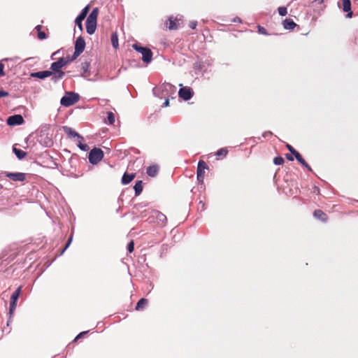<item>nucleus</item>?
<instances>
[{
	"label": "nucleus",
	"mask_w": 358,
	"mask_h": 358,
	"mask_svg": "<svg viewBox=\"0 0 358 358\" xmlns=\"http://www.w3.org/2000/svg\"><path fill=\"white\" fill-rule=\"evenodd\" d=\"M80 99V95L73 92H67L65 93L60 100V104L65 107H69Z\"/></svg>",
	"instance_id": "nucleus-1"
},
{
	"label": "nucleus",
	"mask_w": 358,
	"mask_h": 358,
	"mask_svg": "<svg viewBox=\"0 0 358 358\" xmlns=\"http://www.w3.org/2000/svg\"><path fill=\"white\" fill-rule=\"evenodd\" d=\"M132 48L138 52L142 55V60L146 64L151 62L152 59V52L151 50L146 47H143L138 43H134Z\"/></svg>",
	"instance_id": "nucleus-2"
},
{
	"label": "nucleus",
	"mask_w": 358,
	"mask_h": 358,
	"mask_svg": "<svg viewBox=\"0 0 358 358\" xmlns=\"http://www.w3.org/2000/svg\"><path fill=\"white\" fill-rule=\"evenodd\" d=\"M103 156L104 154L101 149L94 148L89 152V162L93 165L97 164L103 158Z\"/></svg>",
	"instance_id": "nucleus-3"
},
{
	"label": "nucleus",
	"mask_w": 358,
	"mask_h": 358,
	"mask_svg": "<svg viewBox=\"0 0 358 358\" xmlns=\"http://www.w3.org/2000/svg\"><path fill=\"white\" fill-rule=\"evenodd\" d=\"M22 292V286L18 287L12 294L10 300L9 313L13 314L17 307V302Z\"/></svg>",
	"instance_id": "nucleus-4"
},
{
	"label": "nucleus",
	"mask_w": 358,
	"mask_h": 358,
	"mask_svg": "<svg viewBox=\"0 0 358 358\" xmlns=\"http://www.w3.org/2000/svg\"><path fill=\"white\" fill-rule=\"evenodd\" d=\"M180 88L178 91L179 97L184 101L190 100L194 95L193 90L189 87H183L182 84H180Z\"/></svg>",
	"instance_id": "nucleus-5"
},
{
	"label": "nucleus",
	"mask_w": 358,
	"mask_h": 358,
	"mask_svg": "<svg viewBox=\"0 0 358 358\" xmlns=\"http://www.w3.org/2000/svg\"><path fill=\"white\" fill-rule=\"evenodd\" d=\"M208 168V165L206 164V163L205 162L200 160L198 162L196 177H197V180L201 184H202L203 182L205 169H207Z\"/></svg>",
	"instance_id": "nucleus-6"
},
{
	"label": "nucleus",
	"mask_w": 358,
	"mask_h": 358,
	"mask_svg": "<svg viewBox=\"0 0 358 358\" xmlns=\"http://www.w3.org/2000/svg\"><path fill=\"white\" fill-rule=\"evenodd\" d=\"M89 11V6H86L77 16L75 20V23L78 26V29L82 31L83 30V21L86 17Z\"/></svg>",
	"instance_id": "nucleus-7"
},
{
	"label": "nucleus",
	"mask_w": 358,
	"mask_h": 358,
	"mask_svg": "<svg viewBox=\"0 0 358 358\" xmlns=\"http://www.w3.org/2000/svg\"><path fill=\"white\" fill-rule=\"evenodd\" d=\"M24 122V118L21 115L9 116L6 120L7 124L10 126L21 125Z\"/></svg>",
	"instance_id": "nucleus-8"
},
{
	"label": "nucleus",
	"mask_w": 358,
	"mask_h": 358,
	"mask_svg": "<svg viewBox=\"0 0 358 358\" xmlns=\"http://www.w3.org/2000/svg\"><path fill=\"white\" fill-rule=\"evenodd\" d=\"M85 48V41L83 36H79L75 42V51L76 55L83 52Z\"/></svg>",
	"instance_id": "nucleus-9"
},
{
	"label": "nucleus",
	"mask_w": 358,
	"mask_h": 358,
	"mask_svg": "<svg viewBox=\"0 0 358 358\" xmlns=\"http://www.w3.org/2000/svg\"><path fill=\"white\" fill-rule=\"evenodd\" d=\"M67 64V62L64 61V57H60L57 62H52L50 65V71H62V68Z\"/></svg>",
	"instance_id": "nucleus-10"
},
{
	"label": "nucleus",
	"mask_w": 358,
	"mask_h": 358,
	"mask_svg": "<svg viewBox=\"0 0 358 358\" xmlns=\"http://www.w3.org/2000/svg\"><path fill=\"white\" fill-rule=\"evenodd\" d=\"M6 176L13 181H20L23 182L26 179V175L24 173L16 172V173H10L7 172L6 173Z\"/></svg>",
	"instance_id": "nucleus-11"
},
{
	"label": "nucleus",
	"mask_w": 358,
	"mask_h": 358,
	"mask_svg": "<svg viewBox=\"0 0 358 358\" xmlns=\"http://www.w3.org/2000/svg\"><path fill=\"white\" fill-rule=\"evenodd\" d=\"M52 75V71H50L49 70L32 72L30 73V76L31 78H38L41 80H44L46 78L51 76Z\"/></svg>",
	"instance_id": "nucleus-12"
},
{
	"label": "nucleus",
	"mask_w": 358,
	"mask_h": 358,
	"mask_svg": "<svg viewBox=\"0 0 358 358\" xmlns=\"http://www.w3.org/2000/svg\"><path fill=\"white\" fill-rule=\"evenodd\" d=\"M343 2V10L347 13L346 17L351 18L353 13L351 10V1L350 0H342Z\"/></svg>",
	"instance_id": "nucleus-13"
},
{
	"label": "nucleus",
	"mask_w": 358,
	"mask_h": 358,
	"mask_svg": "<svg viewBox=\"0 0 358 358\" xmlns=\"http://www.w3.org/2000/svg\"><path fill=\"white\" fill-rule=\"evenodd\" d=\"M155 213L158 223L161 224L162 227L165 226L167 222L166 216L158 210L155 211Z\"/></svg>",
	"instance_id": "nucleus-14"
},
{
	"label": "nucleus",
	"mask_w": 358,
	"mask_h": 358,
	"mask_svg": "<svg viewBox=\"0 0 358 358\" xmlns=\"http://www.w3.org/2000/svg\"><path fill=\"white\" fill-rule=\"evenodd\" d=\"M62 130L71 138H75L77 137L78 133L76 132L73 129L68 126L62 127Z\"/></svg>",
	"instance_id": "nucleus-15"
},
{
	"label": "nucleus",
	"mask_w": 358,
	"mask_h": 358,
	"mask_svg": "<svg viewBox=\"0 0 358 358\" xmlns=\"http://www.w3.org/2000/svg\"><path fill=\"white\" fill-rule=\"evenodd\" d=\"M159 172V166L156 164L149 166L147 168L146 173L150 177H155Z\"/></svg>",
	"instance_id": "nucleus-16"
},
{
	"label": "nucleus",
	"mask_w": 358,
	"mask_h": 358,
	"mask_svg": "<svg viewBox=\"0 0 358 358\" xmlns=\"http://www.w3.org/2000/svg\"><path fill=\"white\" fill-rule=\"evenodd\" d=\"M313 215L316 219H317L322 222H327V218H328L327 214L324 213L321 210H315L313 213Z\"/></svg>",
	"instance_id": "nucleus-17"
},
{
	"label": "nucleus",
	"mask_w": 358,
	"mask_h": 358,
	"mask_svg": "<svg viewBox=\"0 0 358 358\" xmlns=\"http://www.w3.org/2000/svg\"><path fill=\"white\" fill-rule=\"evenodd\" d=\"M65 73L63 71H53V74L51 76V80L56 83L64 78Z\"/></svg>",
	"instance_id": "nucleus-18"
},
{
	"label": "nucleus",
	"mask_w": 358,
	"mask_h": 358,
	"mask_svg": "<svg viewBox=\"0 0 358 358\" xmlns=\"http://www.w3.org/2000/svg\"><path fill=\"white\" fill-rule=\"evenodd\" d=\"M96 28V22L86 21V31L90 35L93 34Z\"/></svg>",
	"instance_id": "nucleus-19"
},
{
	"label": "nucleus",
	"mask_w": 358,
	"mask_h": 358,
	"mask_svg": "<svg viewBox=\"0 0 358 358\" xmlns=\"http://www.w3.org/2000/svg\"><path fill=\"white\" fill-rule=\"evenodd\" d=\"M296 26V24L290 18H286L283 21V27L287 30H292Z\"/></svg>",
	"instance_id": "nucleus-20"
},
{
	"label": "nucleus",
	"mask_w": 358,
	"mask_h": 358,
	"mask_svg": "<svg viewBox=\"0 0 358 358\" xmlns=\"http://www.w3.org/2000/svg\"><path fill=\"white\" fill-rule=\"evenodd\" d=\"M134 178V173H124L122 178V183L124 185H127L130 183Z\"/></svg>",
	"instance_id": "nucleus-21"
},
{
	"label": "nucleus",
	"mask_w": 358,
	"mask_h": 358,
	"mask_svg": "<svg viewBox=\"0 0 358 358\" xmlns=\"http://www.w3.org/2000/svg\"><path fill=\"white\" fill-rule=\"evenodd\" d=\"M135 192V196H138L143 191V182L141 180H137L134 186Z\"/></svg>",
	"instance_id": "nucleus-22"
},
{
	"label": "nucleus",
	"mask_w": 358,
	"mask_h": 358,
	"mask_svg": "<svg viewBox=\"0 0 358 358\" xmlns=\"http://www.w3.org/2000/svg\"><path fill=\"white\" fill-rule=\"evenodd\" d=\"M13 152L19 159H22L27 155L26 152L18 149L15 146L13 147Z\"/></svg>",
	"instance_id": "nucleus-23"
},
{
	"label": "nucleus",
	"mask_w": 358,
	"mask_h": 358,
	"mask_svg": "<svg viewBox=\"0 0 358 358\" xmlns=\"http://www.w3.org/2000/svg\"><path fill=\"white\" fill-rule=\"evenodd\" d=\"M97 15L98 10L97 8H94L88 15L86 21L96 22Z\"/></svg>",
	"instance_id": "nucleus-24"
},
{
	"label": "nucleus",
	"mask_w": 358,
	"mask_h": 358,
	"mask_svg": "<svg viewBox=\"0 0 358 358\" xmlns=\"http://www.w3.org/2000/svg\"><path fill=\"white\" fill-rule=\"evenodd\" d=\"M148 300L146 299L142 298L141 299L136 305V310H142L145 305L148 304Z\"/></svg>",
	"instance_id": "nucleus-25"
},
{
	"label": "nucleus",
	"mask_w": 358,
	"mask_h": 358,
	"mask_svg": "<svg viewBox=\"0 0 358 358\" xmlns=\"http://www.w3.org/2000/svg\"><path fill=\"white\" fill-rule=\"evenodd\" d=\"M110 41H111V44L113 45V47L114 48L117 49L119 46V43H118V36H117V34L116 32H114L112 34Z\"/></svg>",
	"instance_id": "nucleus-26"
},
{
	"label": "nucleus",
	"mask_w": 358,
	"mask_h": 358,
	"mask_svg": "<svg viewBox=\"0 0 358 358\" xmlns=\"http://www.w3.org/2000/svg\"><path fill=\"white\" fill-rule=\"evenodd\" d=\"M169 29L171 30L177 29L178 27V26L177 24V19L176 18L173 19V17H169Z\"/></svg>",
	"instance_id": "nucleus-27"
},
{
	"label": "nucleus",
	"mask_w": 358,
	"mask_h": 358,
	"mask_svg": "<svg viewBox=\"0 0 358 358\" xmlns=\"http://www.w3.org/2000/svg\"><path fill=\"white\" fill-rule=\"evenodd\" d=\"M227 153H228V150L226 148H220V150H218L215 152V155L217 157H225L227 156Z\"/></svg>",
	"instance_id": "nucleus-28"
},
{
	"label": "nucleus",
	"mask_w": 358,
	"mask_h": 358,
	"mask_svg": "<svg viewBox=\"0 0 358 358\" xmlns=\"http://www.w3.org/2000/svg\"><path fill=\"white\" fill-rule=\"evenodd\" d=\"M114 122H115V115H114V114L112 112H110V111L108 112L107 113V122H106V123L108 124L111 125V124H113Z\"/></svg>",
	"instance_id": "nucleus-29"
},
{
	"label": "nucleus",
	"mask_w": 358,
	"mask_h": 358,
	"mask_svg": "<svg viewBox=\"0 0 358 358\" xmlns=\"http://www.w3.org/2000/svg\"><path fill=\"white\" fill-rule=\"evenodd\" d=\"M161 88H162V91H169V90H176L175 86H173V85H171L170 83H164L161 86Z\"/></svg>",
	"instance_id": "nucleus-30"
},
{
	"label": "nucleus",
	"mask_w": 358,
	"mask_h": 358,
	"mask_svg": "<svg viewBox=\"0 0 358 358\" xmlns=\"http://www.w3.org/2000/svg\"><path fill=\"white\" fill-rule=\"evenodd\" d=\"M285 162L284 159L282 157H275L273 159V163L275 165H282Z\"/></svg>",
	"instance_id": "nucleus-31"
},
{
	"label": "nucleus",
	"mask_w": 358,
	"mask_h": 358,
	"mask_svg": "<svg viewBox=\"0 0 358 358\" xmlns=\"http://www.w3.org/2000/svg\"><path fill=\"white\" fill-rule=\"evenodd\" d=\"M278 11L280 15L285 16L287 13V8L285 6H280L278 8Z\"/></svg>",
	"instance_id": "nucleus-32"
},
{
	"label": "nucleus",
	"mask_w": 358,
	"mask_h": 358,
	"mask_svg": "<svg viewBox=\"0 0 358 358\" xmlns=\"http://www.w3.org/2000/svg\"><path fill=\"white\" fill-rule=\"evenodd\" d=\"M294 157L296 158V159L298 161L299 163H300L301 165L304 164L305 162H306L303 158L302 157V156L300 155L299 152L296 153V155H295Z\"/></svg>",
	"instance_id": "nucleus-33"
},
{
	"label": "nucleus",
	"mask_w": 358,
	"mask_h": 358,
	"mask_svg": "<svg viewBox=\"0 0 358 358\" xmlns=\"http://www.w3.org/2000/svg\"><path fill=\"white\" fill-rule=\"evenodd\" d=\"M77 146L83 151H87L89 150L88 145L87 144L82 143L80 141L78 142Z\"/></svg>",
	"instance_id": "nucleus-34"
},
{
	"label": "nucleus",
	"mask_w": 358,
	"mask_h": 358,
	"mask_svg": "<svg viewBox=\"0 0 358 358\" xmlns=\"http://www.w3.org/2000/svg\"><path fill=\"white\" fill-rule=\"evenodd\" d=\"M286 148L294 156H295V155L299 152L289 144H287Z\"/></svg>",
	"instance_id": "nucleus-35"
},
{
	"label": "nucleus",
	"mask_w": 358,
	"mask_h": 358,
	"mask_svg": "<svg viewBox=\"0 0 358 358\" xmlns=\"http://www.w3.org/2000/svg\"><path fill=\"white\" fill-rule=\"evenodd\" d=\"M134 250V241H131L127 245V250L129 252H132Z\"/></svg>",
	"instance_id": "nucleus-36"
},
{
	"label": "nucleus",
	"mask_w": 358,
	"mask_h": 358,
	"mask_svg": "<svg viewBox=\"0 0 358 358\" xmlns=\"http://www.w3.org/2000/svg\"><path fill=\"white\" fill-rule=\"evenodd\" d=\"M258 32L259 34H263V35H267L268 34L266 29L264 27H262L260 25L258 26Z\"/></svg>",
	"instance_id": "nucleus-37"
},
{
	"label": "nucleus",
	"mask_w": 358,
	"mask_h": 358,
	"mask_svg": "<svg viewBox=\"0 0 358 358\" xmlns=\"http://www.w3.org/2000/svg\"><path fill=\"white\" fill-rule=\"evenodd\" d=\"M72 238H72V236H71V237L69 238V240H68L67 243H66L65 247L64 248V249H63V250H62V251L61 252V255H62V254L64 252V251H65V250H66L69 247V245H70V244H71V241H72Z\"/></svg>",
	"instance_id": "nucleus-38"
},
{
	"label": "nucleus",
	"mask_w": 358,
	"mask_h": 358,
	"mask_svg": "<svg viewBox=\"0 0 358 358\" xmlns=\"http://www.w3.org/2000/svg\"><path fill=\"white\" fill-rule=\"evenodd\" d=\"M38 38L39 39H41V40L45 39L47 38V35H46V34L44 31H40L38 33Z\"/></svg>",
	"instance_id": "nucleus-39"
},
{
	"label": "nucleus",
	"mask_w": 358,
	"mask_h": 358,
	"mask_svg": "<svg viewBox=\"0 0 358 358\" xmlns=\"http://www.w3.org/2000/svg\"><path fill=\"white\" fill-rule=\"evenodd\" d=\"M89 331H82L80 334H78L76 337L74 338V341H78V339L81 338L84 335L87 334Z\"/></svg>",
	"instance_id": "nucleus-40"
},
{
	"label": "nucleus",
	"mask_w": 358,
	"mask_h": 358,
	"mask_svg": "<svg viewBox=\"0 0 358 358\" xmlns=\"http://www.w3.org/2000/svg\"><path fill=\"white\" fill-rule=\"evenodd\" d=\"M3 69H4V65L2 64L1 62H0V77L5 76Z\"/></svg>",
	"instance_id": "nucleus-41"
},
{
	"label": "nucleus",
	"mask_w": 358,
	"mask_h": 358,
	"mask_svg": "<svg viewBox=\"0 0 358 358\" xmlns=\"http://www.w3.org/2000/svg\"><path fill=\"white\" fill-rule=\"evenodd\" d=\"M196 25H197V22H196V21H195V20L191 21V22H189V27H190L192 29H196Z\"/></svg>",
	"instance_id": "nucleus-42"
},
{
	"label": "nucleus",
	"mask_w": 358,
	"mask_h": 358,
	"mask_svg": "<svg viewBox=\"0 0 358 358\" xmlns=\"http://www.w3.org/2000/svg\"><path fill=\"white\" fill-rule=\"evenodd\" d=\"M9 95V93L6 91H4L3 90H0V98L8 96Z\"/></svg>",
	"instance_id": "nucleus-43"
},
{
	"label": "nucleus",
	"mask_w": 358,
	"mask_h": 358,
	"mask_svg": "<svg viewBox=\"0 0 358 358\" xmlns=\"http://www.w3.org/2000/svg\"><path fill=\"white\" fill-rule=\"evenodd\" d=\"M199 210H200L201 211H203L206 209L205 208V203L203 202V201H200L199 203V207H198Z\"/></svg>",
	"instance_id": "nucleus-44"
},
{
	"label": "nucleus",
	"mask_w": 358,
	"mask_h": 358,
	"mask_svg": "<svg viewBox=\"0 0 358 358\" xmlns=\"http://www.w3.org/2000/svg\"><path fill=\"white\" fill-rule=\"evenodd\" d=\"M90 64L88 63H83L82 64V68L85 72H86L88 70Z\"/></svg>",
	"instance_id": "nucleus-45"
},
{
	"label": "nucleus",
	"mask_w": 358,
	"mask_h": 358,
	"mask_svg": "<svg viewBox=\"0 0 358 358\" xmlns=\"http://www.w3.org/2000/svg\"><path fill=\"white\" fill-rule=\"evenodd\" d=\"M302 166H304L308 171L313 172L312 168L306 162H305V164Z\"/></svg>",
	"instance_id": "nucleus-46"
},
{
	"label": "nucleus",
	"mask_w": 358,
	"mask_h": 358,
	"mask_svg": "<svg viewBox=\"0 0 358 358\" xmlns=\"http://www.w3.org/2000/svg\"><path fill=\"white\" fill-rule=\"evenodd\" d=\"M302 166H304L308 171L313 172L312 168L306 162H305V164Z\"/></svg>",
	"instance_id": "nucleus-47"
},
{
	"label": "nucleus",
	"mask_w": 358,
	"mask_h": 358,
	"mask_svg": "<svg viewBox=\"0 0 358 358\" xmlns=\"http://www.w3.org/2000/svg\"><path fill=\"white\" fill-rule=\"evenodd\" d=\"M232 22H235V23H240L241 22V20L240 17H234L232 20H231Z\"/></svg>",
	"instance_id": "nucleus-48"
},
{
	"label": "nucleus",
	"mask_w": 358,
	"mask_h": 358,
	"mask_svg": "<svg viewBox=\"0 0 358 358\" xmlns=\"http://www.w3.org/2000/svg\"><path fill=\"white\" fill-rule=\"evenodd\" d=\"M80 55H76V51H74V53L73 55L71 57V62L73 61L74 59H76Z\"/></svg>",
	"instance_id": "nucleus-49"
},
{
	"label": "nucleus",
	"mask_w": 358,
	"mask_h": 358,
	"mask_svg": "<svg viewBox=\"0 0 358 358\" xmlns=\"http://www.w3.org/2000/svg\"><path fill=\"white\" fill-rule=\"evenodd\" d=\"M169 106V99H166L164 103H163V107H167Z\"/></svg>",
	"instance_id": "nucleus-50"
},
{
	"label": "nucleus",
	"mask_w": 358,
	"mask_h": 358,
	"mask_svg": "<svg viewBox=\"0 0 358 358\" xmlns=\"http://www.w3.org/2000/svg\"><path fill=\"white\" fill-rule=\"evenodd\" d=\"M76 138L78 141V142L79 141L82 142L84 140V138L79 134H78V136Z\"/></svg>",
	"instance_id": "nucleus-51"
},
{
	"label": "nucleus",
	"mask_w": 358,
	"mask_h": 358,
	"mask_svg": "<svg viewBox=\"0 0 358 358\" xmlns=\"http://www.w3.org/2000/svg\"><path fill=\"white\" fill-rule=\"evenodd\" d=\"M59 50H57V51H56V52H53V53L52 54V55H51L50 58H51L52 59H55V57H55V56H57V54H59Z\"/></svg>",
	"instance_id": "nucleus-52"
},
{
	"label": "nucleus",
	"mask_w": 358,
	"mask_h": 358,
	"mask_svg": "<svg viewBox=\"0 0 358 358\" xmlns=\"http://www.w3.org/2000/svg\"><path fill=\"white\" fill-rule=\"evenodd\" d=\"M64 61H65V62H67V64H68L69 63L71 62V60H70V59H71V57H69V56H67V57H64Z\"/></svg>",
	"instance_id": "nucleus-53"
},
{
	"label": "nucleus",
	"mask_w": 358,
	"mask_h": 358,
	"mask_svg": "<svg viewBox=\"0 0 358 358\" xmlns=\"http://www.w3.org/2000/svg\"><path fill=\"white\" fill-rule=\"evenodd\" d=\"M286 157H287V159L289 161H293L294 160V157L292 156L289 155V154L286 155Z\"/></svg>",
	"instance_id": "nucleus-54"
},
{
	"label": "nucleus",
	"mask_w": 358,
	"mask_h": 358,
	"mask_svg": "<svg viewBox=\"0 0 358 358\" xmlns=\"http://www.w3.org/2000/svg\"><path fill=\"white\" fill-rule=\"evenodd\" d=\"M271 135H272V133L271 131L265 132L264 134H263L264 137H267V136H271Z\"/></svg>",
	"instance_id": "nucleus-55"
},
{
	"label": "nucleus",
	"mask_w": 358,
	"mask_h": 358,
	"mask_svg": "<svg viewBox=\"0 0 358 358\" xmlns=\"http://www.w3.org/2000/svg\"><path fill=\"white\" fill-rule=\"evenodd\" d=\"M313 2H315L317 4H322L324 2V0H314Z\"/></svg>",
	"instance_id": "nucleus-56"
},
{
	"label": "nucleus",
	"mask_w": 358,
	"mask_h": 358,
	"mask_svg": "<svg viewBox=\"0 0 358 358\" xmlns=\"http://www.w3.org/2000/svg\"><path fill=\"white\" fill-rule=\"evenodd\" d=\"M41 29V25H37L36 27V29H37L38 31H40Z\"/></svg>",
	"instance_id": "nucleus-57"
},
{
	"label": "nucleus",
	"mask_w": 358,
	"mask_h": 358,
	"mask_svg": "<svg viewBox=\"0 0 358 358\" xmlns=\"http://www.w3.org/2000/svg\"><path fill=\"white\" fill-rule=\"evenodd\" d=\"M315 191L317 192V193H320V189L317 187H314Z\"/></svg>",
	"instance_id": "nucleus-58"
},
{
	"label": "nucleus",
	"mask_w": 358,
	"mask_h": 358,
	"mask_svg": "<svg viewBox=\"0 0 358 358\" xmlns=\"http://www.w3.org/2000/svg\"><path fill=\"white\" fill-rule=\"evenodd\" d=\"M1 188H2V185H0V189H1Z\"/></svg>",
	"instance_id": "nucleus-59"
}]
</instances>
